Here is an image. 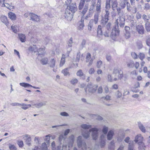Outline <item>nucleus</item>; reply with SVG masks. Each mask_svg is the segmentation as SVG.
Returning a JSON list of instances; mask_svg holds the SVG:
<instances>
[{
	"mask_svg": "<svg viewBox=\"0 0 150 150\" xmlns=\"http://www.w3.org/2000/svg\"><path fill=\"white\" fill-rule=\"evenodd\" d=\"M113 75H114L115 76H118L119 79H121L123 77V72L120 69H114L113 71Z\"/></svg>",
	"mask_w": 150,
	"mask_h": 150,
	"instance_id": "423d86ee",
	"label": "nucleus"
},
{
	"mask_svg": "<svg viewBox=\"0 0 150 150\" xmlns=\"http://www.w3.org/2000/svg\"><path fill=\"white\" fill-rule=\"evenodd\" d=\"M9 147L10 150H16V147L14 144H9Z\"/></svg>",
	"mask_w": 150,
	"mask_h": 150,
	"instance_id": "3c124183",
	"label": "nucleus"
},
{
	"mask_svg": "<svg viewBox=\"0 0 150 150\" xmlns=\"http://www.w3.org/2000/svg\"><path fill=\"white\" fill-rule=\"evenodd\" d=\"M125 136V135L124 134H122L120 136V135H119L117 137V141L119 142H121Z\"/></svg>",
	"mask_w": 150,
	"mask_h": 150,
	"instance_id": "864d4df0",
	"label": "nucleus"
},
{
	"mask_svg": "<svg viewBox=\"0 0 150 150\" xmlns=\"http://www.w3.org/2000/svg\"><path fill=\"white\" fill-rule=\"evenodd\" d=\"M86 42V40L83 39L82 40L81 44L80 46V48L81 49H82L85 47Z\"/></svg>",
	"mask_w": 150,
	"mask_h": 150,
	"instance_id": "a18cd8bd",
	"label": "nucleus"
},
{
	"mask_svg": "<svg viewBox=\"0 0 150 150\" xmlns=\"http://www.w3.org/2000/svg\"><path fill=\"white\" fill-rule=\"evenodd\" d=\"M82 137L79 136L77 139V146L79 148L82 150H86L87 148L85 142L82 141Z\"/></svg>",
	"mask_w": 150,
	"mask_h": 150,
	"instance_id": "7ed1b4c3",
	"label": "nucleus"
},
{
	"mask_svg": "<svg viewBox=\"0 0 150 150\" xmlns=\"http://www.w3.org/2000/svg\"><path fill=\"white\" fill-rule=\"evenodd\" d=\"M102 62L100 60H99L97 62L96 66L98 68H100L101 67L102 64Z\"/></svg>",
	"mask_w": 150,
	"mask_h": 150,
	"instance_id": "bf43d9fd",
	"label": "nucleus"
},
{
	"mask_svg": "<svg viewBox=\"0 0 150 150\" xmlns=\"http://www.w3.org/2000/svg\"><path fill=\"white\" fill-rule=\"evenodd\" d=\"M111 6L112 10H115L118 5V3L117 0H112L111 1Z\"/></svg>",
	"mask_w": 150,
	"mask_h": 150,
	"instance_id": "b1692460",
	"label": "nucleus"
},
{
	"mask_svg": "<svg viewBox=\"0 0 150 150\" xmlns=\"http://www.w3.org/2000/svg\"><path fill=\"white\" fill-rule=\"evenodd\" d=\"M24 138L26 140V143L30 146V144L31 141V138L30 136L28 134H25L24 136Z\"/></svg>",
	"mask_w": 150,
	"mask_h": 150,
	"instance_id": "aec40b11",
	"label": "nucleus"
},
{
	"mask_svg": "<svg viewBox=\"0 0 150 150\" xmlns=\"http://www.w3.org/2000/svg\"><path fill=\"white\" fill-rule=\"evenodd\" d=\"M46 102L43 101L38 103H36L33 105L32 107L33 108H39L45 105L46 104Z\"/></svg>",
	"mask_w": 150,
	"mask_h": 150,
	"instance_id": "f3484780",
	"label": "nucleus"
},
{
	"mask_svg": "<svg viewBox=\"0 0 150 150\" xmlns=\"http://www.w3.org/2000/svg\"><path fill=\"white\" fill-rule=\"evenodd\" d=\"M51 136L50 134L46 135L45 136V141L47 143H49L50 140V138Z\"/></svg>",
	"mask_w": 150,
	"mask_h": 150,
	"instance_id": "13d9d810",
	"label": "nucleus"
},
{
	"mask_svg": "<svg viewBox=\"0 0 150 150\" xmlns=\"http://www.w3.org/2000/svg\"><path fill=\"white\" fill-rule=\"evenodd\" d=\"M138 57H139L141 60H142L145 58V55L143 53H140Z\"/></svg>",
	"mask_w": 150,
	"mask_h": 150,
	"instance_id": "8fccbe9b",
	"label": "nucleus"
},
{
	"mask_svg": "<svg viewBox=\"0 0 150 150\" xmlns=\"http://www.w3.org/2000/svg\"><path fill=\"white\" fill-rule=\"evenodd\" d=\"M65 56L64 54L62 55L61 59L60 62L59 64V66L60 67L62 66L65 63Z\"/></svg>",
	"mask_w": 150,
	"mask_h": 150,
	"instance_id": "2f4dec72",
	"label": "nucleus"
},
{
	"mask_svg": "<svg viewBox=\"0 0 150 150\" xmlns=\"http://www.w3.org/2000/svg\"><path fill=\"white\" fill-rule=\"evenodd\" d=\"M84 18H83V16H82L80 21L78 22L77 28L78 30L81 31L83 30L84 26Z\"/></svg>",
	"mask_w": 150,
	"mask_h": 150,
	"instance_id": "0eeeda50",
	"label": "nucleus"
},
{
	"mask_svg": "<svg viewBox=\"0 0 150 150\" xmlns=\"http://www.w3.org/2000/svg\"><path fill=\"white\" fill-rule=\"evenodd\" d=\"M41 150H47V145L45 143H43L41 146Z\"/></svg>",
	"mask_w": 150,
	"mask_h": 150,
	"instance_id": "09e8293b",
	"label": "nucleus"
},
{
	"mask_svg": "<svg viewBox=\"0 0 150 150\" xmlns=\"http://www.w3.org/2000/svg\"><path fill=\"white\" fill-rule=\"evenodd\" d=\"M2 7H6L7 9L10 10H13L14 8V7L13 6L10 5L8 3L4 2L2 4Z\"/></svg>",
	"mask_w": 150,
	"mask_h": 150,
	"instance_id": "6ab92c4d",
	"label": "nucleus"
},
{
	"mask_svg": "<svg viewBox=\"0 0 150 150\" xmlns=\"http://www.w3.org/2000/svg\"><path fill=\"white\" fill-rule=\"evenodd\" d=\"M138 125L139 129L143 132H146V130L145 127L141 122H138Z\"/></svg>",
	"mask_w": 150,
	"mask_h": 150,
	"instance_id": "c85d7f7f",
	"label": "nucleus"
},
{
	"mask_svg": "<svg viewBox=\"0 0 150 150\" xmlns=\"http://www.w3.org/2000/svg\"><path fill=\"white\" fill-rule=\"evenodd\" d=\"M108 127L105 125L103 126L102 129V132L105 134H106L108 132Z\"/></svg>",
	"mask_w": 150,
	"mask_h": 150,
	"instance_id": "79ce46f5",
	"label": "nucleus"
},
{
	"mask_svg": "<svg viewBox=\"0 0 150 150\" xmlns=\"http://www.w3.org/2000/svg\"><path fill=\"white\" fill-rule=\"evenodd\" d=\"M21 108L24 110H26L29 107H31L30 104H26L24 103H20V106Z\"/></svg>",
	"mask_w": 150,
	"mask_h": 150,
	"instance_id": "c756f323",
	"label": "nucleus"
},
{
	"mask_svg": "<svg viewBox=\"0 0 150 150\" xmlns=\"http://www.w3.org/2000/svg\"><path fill=\"white\" fill-rule=\"evenodd\" d=\"M125 38L128 39L130 37V33L129 31H125Z\"/></svg>",
	"mask_w": 150,
	"mask_h": 150,
	"instance_id": "603ef678",
	"label": "nucleus"
},
{
	"mask_svg": "<svg viewBox=\"0 0 150 150\" xmlns=\"http://www.w3.org/2000/svg\"><path fill=\"white\" fill-rule=\"evenodd\" d=\"M98 129L97 128H92L89 130V131L86 130L83 131L82 135L84 138H87L89 137L90 132H91V136L93 139L96 140L98 137Z\"/></svg>",
	"mask_w": 150,
	"mask_h": 150,
	"instance_id": "f257e3e1",
	"label": "nucleus"
},
{
	"mask_svg": "<svg viewBox=\"0 0 150 150\" xmlns=\"http://www.w3.org/2000/svg\"><path fill=\"white\" fill-rule=\"evenodd\" d=\"M101 1L98 0L96 7V11L97 12L96 13H98V14L101 12Z\"/></svg>",
	"mask_w": 150,
	"mask_h": 150,
	"instance_id": "412c9836",
	"label": "nucleus"
},
{
	"mask_svg": "<svg viewBox=\"0 0 150 150\" xmlns=\"http://www.w3.org/2000/svg\"><path fill=\"white\" fill-rule=\"evenodd\" d=\"M127 4V3H125V1H121L120 3V6L122 8H124L125 7L126 5Z\"/></svg>",
	"mask_w": 150,
	"mask_h": 150,
	"instance_id": "680f3d73",
	"label": "nucleus"
},
{
	"mask_svg": "<svg viewBox=\"0 0 150 150\" xmlns=\"http://www.w3.org/2000/svg\"><path fill=\"white\" fill-rule=\"evenodd\" d=\"M117 29H112L111 34H110V37L113 39H115V37L118 35L119 33V31Z\"/></svg>",
	"mask_w": 150,
	"mask_h": 150,
	"instance_id": "2eb2a0df",
	"label": "nucleus"
},
{
	"mask_svg": "<svg viewBox=\"0 0 150 150\" xmlns=\"http://www.w3.org/2000/svg\"><path fill=\"white\" fill-rule=\"evenodd\" d=\"M30 20L33 21L39 22L40 21V17L36 15L33 13H30Z\"/></svg>",
	"mask_w": 150,
	"mask_h": 150,
	"instance_id": "9b49d317",
	"label": "nucleus"
},
{
	"mask_svg": "<svg viewBox=\"0 0 150 150\" xmlns=\"http://www.w3.org/2000/svg\"><path fill=\"white\" fill-rule=\"evenodd\" d=\"M1 21L5 25H7L8 24V23L7 18V17L5 16H3L1 17Z\"/></svg>",
	"mask_w": 150,
	"mask_h": 150,
	"instance_id": "c9c22d12",
	"label": "nucleus"
},
{
	"mask_svg": "<svg viewBox=\"0 0 150 150\" xmlns=\"http://www.w3.org/2000/svg\"><path fill=\"white\" fill-rule=\"evenodd\" d=\"M97 85L89 84H88L85 88V91L86 94H93L95 93L97 88Z\"/></svg>",
	"mask_w": 150,
	"mask_h": 150,
	"instance_id": "f03ea898",
	"label": "nucleus"
},
{
	"mask_svg": "<svg viewBox=\"0 0 150 150\" xmlns=\"http://www.w3.org/2000/svg\"><path fill=\"white\" fill-rule=\"evenodd\" d=\"M125 19L121 16H119L118 18L117 19L115 22V29H117L119 27V25L121 27H123L125 24Z\"/></svg>",
	"mask_w": 150,
	"mask_h": 150,
	"instance_id": "20e7f679",
	"label": "nucleus"
},
{
	"mask_svg": "<svg viewBox=\"0 0 150 150\" xmlns=\"http://www.w3.org/2000/svg\"><path fill=\"white\" fill-rule=\"evenodd\" d=\"M70 67L67 68L63 69L62 71V73L65 76H69L70 73L69 72V70Z\"/></svg>",
	"mask_w": 150,
	"mask_h": 150,
	"instance_id": "393cba45",
	"label": "nucleus"
},
{
	"mask_svg": "<svg viewBox=\"0 0 150 150\" xmlns=\"http://www.w3.org/2000/svg\"><path fill=\"white\" fill-rule=\"evenodd\" d=\"M85 2V0H81L79 5V8L80 10L82 9L84 6Z\"/></svg>",
	"mask_w": 150,
	"mask_h": 150,
	"instance_id": "72a5a7b5",
	"label": "nucleus"
},
{
	"mask_svg": "<svg viewBox=\"0 0 150 150\" xmlns=\"http://www.w3.org/2000/svg\"><path fill=\"white\" fill-rule=\"evenodd\" d=\"M84 58V55L83 54H81L80 52L77 53L76 55V59L79 61L80 59L83 61Z\"/></svg>",
	"mask_w": 150,
	"mask_h": 150,
	"instance_id": "bb28decb",
	"label": "nucleus"
},
{
	"mask_svg": "<svg viewBox=\"0 0 150 150\" xmlns=\"http://www.w3.org/2000/svg\"><path fill=\"white\" fill-rule=\"evenodd\" d=\"M76 74L78 76H83V72L82 71L81 69H80L77 71Z\"/></svg>",
	"mask_w": 150,
	"mask_h": 150,
	"instance_id": "052dcab7",
	"label": "nucleus"
},
{
	"mask_svg": "<svg viewBox=\"0 0 150 150\" xmlns=\"http://www.w3.org/2000/svg\"><path fill=\"white\" fill-rule=\"evenodd\" d=\"M104 35L105 37H108L110 36V31H109L107 30L104 32Z\"/></svg>",
	"mask_w": 150,
	"mask_h": 150,
	"instance_id": "338daca9",
	"label": "nucleus"
},
{
	"mask_svg": "<svg viewBox=\"0 0 150 150\" xmlns=\"http://www.w3.org/2000/svg\"><path fill=\"white\" fill-rule=\"evenodd\" d=\"M99 14L98 13H96L95 14L93 20V22L95 24L97 23L98 20Z\"/></svg>",
	"mask_w": 150,
	"mask_h": 150,
	"instance_id": "e433bc0d",
	"label": "nucleus"
},
{
	"mask_svg": "<svg viewBox=\"0 0 150 150\" xmlns=\"http://www.w3.org/2000/svg\"><path fill=\"white\" fill-rule=\"evenodd\" d=\"M97 37L99 38V40H100L102 39V32L101 30V26L100 25H99L97 30Z\"/></svg>",
	"mask_w": 150,
	"mask_h": 150,
	"instance_id": "f8f14e48",
	"label": "nucleus"
},
{
	"mask_svg": "<svg viewBox=\"0 0 150 150\" xmlns=\"http://www.w3.org/2000/svg\"><path fill=\"white\" fill-rule=\"evenodd\" d=\"M56 60L54 58H52L49 61L48 64L51 68H54L55 66Z\"/></svg>",
	"mask_w": 150,
	"mask_h": 150,
	"instance_id": "a211bd4d",
	"label": "nucleus"
},
{
	"mask_svg": "<svg viewBox=\"0 0 150 150\" xmlns=\"http://www.w3.org/2000/svg\"><path fill=\"white\" fill-rule=\"evenodd\" d=\"M81 127L84 129H88L91 127V125L86 124H83L81 125Z\"/></svg>",
	"mask_w": 150,
	"mask_h": 150,
	"instance_id": "f704fd0d",
	"label": "nucleus"
},
{
	"mask_svg": "<svg viewBox=\"0 0 150 150\" xmlns=\"http://www.w3.org/2000/svg\"><path fill=\"white\" fill-rule=\"evenodd\" d=\"M66 9L69 10L70 11L74 13L77 10V8L76 3H72L70 6H67Z\"/></svg>",
	"mask_w": 150,
	"mask_h": 150,
	"instance_id": "1a4fd4ad",
	"label": "nucleus"
},
{
	"mask_svg": "<svg viewBox=\"0 0 150 150\" xmlns=\"http://www.w3.org/2000/svg\"><path fill=\"white\" fill-rule=\"evenodd\" d=\"M39 48V46L38 45H33L30 47L28 48L29 50L32 52H35L38 51V48Z\"/></svg>",
	"mask_w": 150,
	"mask_h": 150,
	"instance_id": "5701e85b",
	"label": "nucleus"
},
{
	"mask_svg": "<svg viewBox=\"0 0 150 150\" xmlns=\"http://www.w3.org/2000/svg\"><path fill=\"white\" fill-rule=\"evenodd\" d=\"M64 138L63 135H60L59 137V142L60 144H64Z\"/></svg>",
	"mask_w": 150,
	"mask_h": 150,
	"instance_id": "ea45409f",
	"label": "nucleus"
},
{
	"mask_svg": "<svg viewBox=\"0 0 150 150\" xmlns=\"http://www.w3.org/2000/svg\"><path fill=\"white\" fill-rule=\"evenodd\" d=\"M142 17L145 21H147V22H148V21L149 20V16H147L145 14H143L142 15Z\"/></svg>",
	"mask_w": 150,
	"mask_h": 150,
	"instance_id": "e2e57ef3",
	"label": "nucleus"
},
{
	"mask_svg": "<svg viewBox=\"0 0 150 150\" xmlns=\"http://www.w3.org/2000/svg\"><path fill=\"white\" fill-rule=\"evenodd\" d=\"M145 28L148 31H150V24L149 22H147L145 24Z\"/></svg>",
	"mask_w": 150,
	"mask_h": 150,
	"instance_id": "4d7b16f0",
	"label": "nucleus"
},
{
	"mask_svg": "<svg viewBox=\"0 0 150 150\" xmlns=\"http://www.w3.org/2000/svg\"><path fill=\"white\" fill-rule=\"evenodd\" d=\"M41 62L43 64H46L48 63V59L47 58H44L41 60Z\"/></svg>",
	"mask_w": 150,
	"mask_h": 150,
	"instance_id": "de8ad7c7",
	"label": "nucleus"
},
{
	"mask_svg": "<svg viewBox=\"0 0 150 150\" xmlns=\"http://www.w3.org/2000/svg\"><path fill=\"white\" fill-rule=\"evenodd\" d=\"M11 28L14 32L15 33H17L18 28L16 25H12L11 26Z\"/></svg>",
	"mask_w": 150,
	"mask_h": 150,
	"instance_id": "c03bdc74",
	"label": "nucleus"
},
{
	"mask_svg": "<svg viewBox=\"0 0 150 150\" xmlns=\"http://www.w3.org/2000/svg\"><path fill=\"white\" fill-rule=\"evenodd\" d=\"M20 85L22 86L25 88L28 87L30 86H32V85L29 83H20Z\"/></svg>",
	"mask_w": 150,
	"mask_h": 150,
	"instance_id": "58836bf2",
	"label": "nucleus"
},
{
	"mask_svg": "<svg viewBox=\"0 0 150 150\" xmlns=\"http://www.w3.org/2000/svg\"><path fill=\"white\" fill-rule=\"evenodd\" d=\"M73 43V39L72 38H71L68 41L67 45L66 47L67 52L66 53V55L67 56V57L69 56V54L72 50V47Z\"/></svg>",
	"mask_w": 150,
	"mask_h": 150,
	"instance_id": "39448f33",
	"label": "nucleus"
},
{
	"mask_svg": "<svg viewBox=\"0 0 150 150\" xmlns=\"http://www.w3.org/2000/svg\"><path fill=\"white\" fill-rule=\"evenodd\" d=\"M143 139V137L141 134H138L135 137L134 141L136 143L137 142L139 141H140V142H142Z\"/></svg>",
	"mask_w": 150,
	"mask_h": 150,
	"instance_id": "4be33fe9",
	"label": "nucleus"
},
{
	"mask_svg": "<svg viewBox=\"0 0 150 150\" xmlns=\"http://www.w3.org/2000/svg\"><path fill=\"white\" fill-rule=\"evenodd\" d=\"M74 140V137L73 135L70 136L68 139V146L69 148L72 147Z\"/></svg>",
	"mask_w": 150,
	"mask_h": 150,
	"instance_id": "4468645a",
	"label": "nucleus"
},
{
	"mask_svg": "<svg viewBox=\"0 0 150 150\" xmlns=\"http://www.w3.org/2000/svg\"><path fill=\"white\" fill-rule=\"evenodd\" d=\"M78 82V80L76 79H72L71 81H70L71 83L73 85H75Z\"/></svg>",
	"mask_w": 150,
	"mask_h": 150,
	"instance_id": "69168bd1",
	"label": "nucleus"
},
{
	"mask_svg": "<svg viewBox=\"0 0 150 150\" xmlns=\"http://www.w3.org/2000/svg\"><path fill=\"white\" fill-rule=\"evenodd\" d=\"M96 4L95 1H93L91 5L90 6L89 10V13H93V11L94 9L95 6Z\"/></svg>",
	"mask_w": 150,
	"mask_h": 150,
	"instance_id": "a878e982",
	"label": "nucleus"
},
{
	"mask_svg": "<svg viewBox=\"0 0 150 150\" xmlns=\"http://www.w3.org/2000/svg\"><path fill=\"white\" fill-rule=\"evenodd\" d=\"M93 59L91 58V55L89 53H87L86 56V62H88V66H90L92 65L93 62Z\"/></svg>",
	"mask_w": 150,
	"mask_h": 150,
	"instance_id": "9d476101",
	"label": "nucleus"
},
{
	"mask_svg": "<svg viewBox=\"0 0 150 150\" xmlns=\"http://www.w3.org/2000/svg\"><path fill=\"white\" fill-rule=\"evenodd\" d=\"M65 17L68 21H71L73 18L72 14L71 13L69 10L66 9L64 15Z\"/></svg>",
	"mask_w": 150,
	"mask_h": 150,
	"instance_id": "6e6552de",
	"label": "nucleus"
},
{
	"mask_svg": "<svg viewBox=\"0 0 150 150\" xmlns=\"http://www.w3.org/2000/svg\"><path fill=\"white\" fill-rule=\"evenodd\" d=\"M114 134V131L113 130H110L108 133L107 138L108 140H111Z\"/></svg>",
	"mask_w": 150,
	"mask_h": 150,
	"instance_id": "dca6fc26",
	"label": "nucleus"
},
{
	"mask_svg": "<svg viewBox=\"0 0 150 150\" xmlns=\"http://www.w3.org/2000/svg\"><path fill=\"white\" fill-rule=\"evenodd\" d=\"M88 8V6H85L83 9V10L82 12V13L83 14V16L85 14V13L86 12Z\"/></svg>",
	"mask_w": 150,
	"mask_h": 150,
	"instance_id": "0e129e2a",
	"label": "nucleus"
},
{
	"mask_svg": "<svg viewBox=\"0 0 150 150\" xmlns=\"http://www.w3.org/2000/svg\"><path fill=\"white\" fill-rule=\"evenodd\" d=\"M127 65L128 67L130 68L132 67L134 65V62L132 61L127 62Z\"/></svg>",
	"mask_w": 150,
	"mask_h": 150,
	"instance_id": "49530a36",
	"label": "nucleus"
},
{
	"mask_svg": "<svg viewBox=\"0 0 150 150\" xmlns=\"http://www.w3.org/2000/svg\"><path fill=\"white\" fill-rule=\"evenodd\" d=\"M95 72V70L93 68H90L88 71V73L90 74H93Z\"/></svg>",
	"mask_w": 150,
	"mask_h": 150,
	"instance_id": "774afa93",
	"label": "nucleus"
},
{
	"mask_svg": "<svg viewBox=\"0 0 150 150\" xmlns=\"http://www.w3.org/2000/svg\"><path fill=\"white\" fill-rule=\"evenodd\" d=\"M9 18L12 20H14L16 19V16L15 14L11 12H9L8 13Z\"/></svg>",
	"mask_w": 150,
	"mask_h": 150,
	"instance_id": "473e14b6",
	"label": "nucleus"
},
{
	"mask_svg": "<svg viewBox=\"0 0 150 150\" xmlns=\"http://www.w3.org/2000/svg\"><path fill=\"white\" fill-rule=\"evenodd\" d=\"M139 146L138 148L139 150H142L144 149L145 146H144V144L142 142H139L138 143Z\"/></svg>",
	"mask_w": 150,
	"mask_h": 150,
	"instance_id": "4c0bfd02",
	"label": "nucleus"
},
{
	"mask_svg": "<svg viewBox=\"0 0 150 150\" xmlns=\"http://www.w3.org/2000/svg\"><path fill=\"white\" fill-rule=\"evenodd\" d=\"M115 147L114 141H112L110 143L109 148L110 149L114 150L115 149Z\"/></svg>",
	"mask_w": 150,
	"mask_h": 150,
	"instance_id": "a19ab883",
	"label": "nucleus"
},
{
	"mask_svg": "<svg viewBox=\"0 0 150 150\" xmlns=\"http://www.w3.org/2000/svg\"><path fill=\"white\" fill-rule=\"evenodd\" d=\"M45 47H40L39 46V48H38V52L39 53V54H42L41 53H39V52H43V54L45 53L44 50H45Z\"/></svg>",
	"mask_w": 150,
	"mask_h": 150,
	"instance_id": "37998d69",
	"label": "nucleus"
},
{
	"mask_svg": "<svg viewBox=\"0 0 150 150\" xmlns=\"http://www.w3.org/2000/svg\"><path fill=\"white\" fill-rule=\"evenodd\" d=\"M134 145L133 144L132 142L129 143L128 146V150H134Z\"/></svg>",
	"mask_w": 150,
	"mask_h": 150,
	"instance_id": "6e6d98bb",
	"label": "nucleus"
},
{
	"mask_svg": "<svg viewBox=\"0 0 150 150\" xmlns=\"http://www.w3.org/2000/svg\"><path fill=\"white\" fill-rule=\"evenodd\" d=\"M105 140H101L100 141V145L101 147H104L105 145Z\"/></svg>",
	"mask_w": 150,
	"mask_h": 150,
	"instance_id": "5fc2aeb1",
	"label": "nucleus"
},
{
	"mask_svg": "<svg viewBox=\"0 0 150 150\" xmlns=\"http://www.w3.org/2000/svg\"><path fill=\"white\" fill-rule=\"evenodd\" d=\"M18 35L19 39L22 42H24L25 41L26 37L25 35L20 34Z\"/></svg>",
	"mask_w": 150,
	"mask_h": 150,
	"instance_id": "7c9ffc66",
	"label": "nucleus"
},
{
	"mask_svg": "<svg viewBox=\"0 0 150 150\" xmlns=\"http://www.w3.org/2000/svg\"><path fill=\"white\" fill-rule=\"evenodd\" d=\"M108 80V81L112 82L114 81H116L117 79L116 77L113 78L111 75L108 74L107 76Z\"/></svg>",
	"mask_w": 150,
	"mask_h": 150,
	"instance_id": "cd10ccee",
	"label": "nucleus"
},
{
	"mask_svg": "<svg viewBox=\"0 0 150 150\" xmlns=\"http://www.w3.org/2000/svg\"><path fill=\"white\" fill-rule=\"evenodd\" d=\"M136 30L138 33L140 34H143L144 33V28L141 25H138L136 27Z\"/></svg>",
	"mask_w": 150,
	"mask_h": 150,
	"instance_id": "ddd939ff",
	"label": "nucleus"
}]
</instances>
